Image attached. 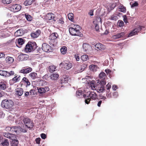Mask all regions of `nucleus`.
Segmentation results:
<instances>
[{
  "mask_svg": "<svg viewBox=\"0 0 146 146\" xmlns=\"http://www.w3.org/2000/svg\"><path fill=\"white\" fill-rule=\"evenodd\" d=\"M80 29V27L79 25H73L72 27L69 28V31L70 34L72 35L81 36L82 34L79 31Z\"/></svg>",
  "mask_w": 146,
  "mask_h": 146,
  "instance_id": "1",
  "label": "nucleus"
},
{
  "mask_svg": "<svg viewBox=\"0 0 146 146\" xmlns=\"http://www.w3.org/2000/svg\"><path fill=\"white\" fill-rule=\"evenodd\" d=\"M14 104V102L10 99L4 100L1 102V107L4 109L8 110L12 109Z\"/></svg>",
  "mask_w": 146,
  "mask_h": 146,
  "instance_id": "2",
  "label": "nucleus"
},
{
  "mask_svg": "<svg viewBox=\"0 0 146 146\" xmlns=\"http://www.w3.org/2000/svg\"><path fill=\"white\" fill-rule=\"evenodd\" d=\"M37 47L36 42H29L25 47V52H29L33 51Z\"/></svg>",
  "mask_w": 146,
  "mask_h": 146,
  "instance_id": "3",
  "label": "nucleus"
},
{
  "mask_svg": "<svg viewBox=\"0 0 146 146\" xmlns=\"http://www.w3.org/2000/svg\"><path fill=\"white\" fill-rule=\"evenodd\" d=\"M21 8V6L18 4H11L9 7V10L14 12H17L19 11Z\"/></svg>",
  "mask_w": 146,
  "mask_h": 146,
  "instance_id": "4",
  "label": "nucleus"
},
{
  "mask_svg": "<svg viewBox=\"0 0 146 146\" xmlns=\"http://www.w3.org/2000/svg\"><path fill=\"white\" fill-rule=\"evenodd\" d=\"M23 121L26 126L29 128H32L34 126L33 123L29 118H25L23 119Z\"/></svg>",
  "mask_w": 146,
  "mask_h": 146,
  "instance_id": "5",
  "label": "nucleus"
},
{
  "mask_svg": "<svg viewBox=\"0 0 146 146\" xmlns=\"http://www.w3.org/2000/svg\"><path fill=\"white\" fill-rule=\"evenodd\" d=\"M19 85L21 87L24 86L27 87L31 85V83L27 77H24L20 82Z\"/></svg>",
  "mask_w": 146,
  "mask_h": 146,
  "instance_id": "6",
  "label": "nucleus"
},
{
  "mask_svg": "<svg viewBox=\"0 0 146 146\" xmlns=\"http://www.w3.org/2000/svg\"><path fill=\"white\" fill-rule=\"evenodd\" d=\"M21 79L20 75L15 74V77L9 80L10 85H13L15 83L19 82Z\"/></svg>",
  "mask_w": 146,
  "mask_h": 146,
  "instance_id": "7",
  "label": "nucleus"
},
{
  "mask_svg": "<svg viewBox=\"0 0 146 146\" xmlns=\"http://www.w3.org/2000/svg\"><path fill=\"white\" fill-rule=\"evenodd\" d=\"M45 18L46 20H52L54 22L56 21L54 14L52 13H49L47 14L45 16Z\"/></svg>",
  "mask_w": 146,
  "mask_h": 146,
  "instance_id": "8",
  "label": "nucleus"
},
{
  "mask_svg": "<svg viewBox=\"0 0 146 146\" xmlns=\"http://www.w3.org/2000/svg\"><path fill=\"white\" fill-rule=\"evenodd\" d=\"M142 29L141 27L139 26L134 29L129 34L128 36H131L133 35L137 34Z\"/></svg>",
  "mask_w": 146,
  "mask_h": 146,
  "instance_id": "9",
  "label": "nucleus"
},
{
  "mask_svg": "<svg viewBox=\"0 0 146 146\" xmlns=\"http://www.w3.org/2000/svg\"><path fill=\"white\" fill-rule=\"evenodd\" d=\"M32 70V69L31 68L29 67H26L23 68L22 69L20 70L19 72L23 74H27Z\"/></svg>",
  "mask_w": 146,
  "mask_h": 146,
  "instance_id": "10",
  "label": "nucleus"
},
{
  "mask_svg": "<svg viewBox=\"0 0 146 146\" xmlns=\"http://www.w3.org/2000/svg\"><path fill=\"white\" fill-rule=\"evenodd\" d=\"M51 47L46 43H44L42 45V50L46 52H49L51 50Z\"/></svg>",
  "mask_w": 146,
  "mask_h": 146,
  "instance_id": "11",
  "label": "nucleus"
},
{
  "mask_svg": "<svg viewBox=\"0 0 146 146\" xmlns=\"http://www.w3.org/2000/svg\"><path fill=\"white\" fill-rule=\"evenodd\" d=\"M95 90L98 93H102L105 91L104 86L100 84H98L97 83L96 85V89Z\"/></svg>",
  "mask_w": 146,
  "mask_h": 146,
  "instance_id": "12",
  "label": "nucleus"
},
{
  "mask_svg": "<svg viewBox=\"0 0 146 146\" xmlns=\"http://www.w3.org/2000/svg\"><path fill=\"white\" fill-rule=\"evenodd\" d=\"M29 58V56L28 55L23 53L21 54L18 57V59L20 61L27 60Z\"/></svg>",
  "mask_w": 146,
  "mask_h": 146,
  "instance_id": "13",
  "label": "nucleus"
},
{
  "mask_svg": "<svg viewBox=\"0 0 146 146\" xmlns=\"http://www.w3.org/2000/svg\"><path fill=\"white\" fill-rule=\"evenodd\" d=\"M70 80V78L66 76H64L60 80L61 86H62L65 83H67Z\"/></svg>",
  "mask_w": 146,
  "mask_h": 146,
  "instance_id": "14",
  "label": "nucleus"
},
{
  "mask_svg": "<svg viewBox=\"0 0 146 146\" xmlns=\"http://www.w3.org/2000/svg\"><path fill=\"white\" fill-rule=\"evenodd\" d=\"M3 135L5 137L9 138L11 139H13L16 138L15 135L9 133H3Z\"/></svg>",
  "mask_w": 146,
  "mask_h": 146,
  "instance_id": "15",
  "label": "nucleus"
},
{
  "mask_svg": "<svg viewBox=\"0 0 146 146\" xmlns=\"http://www.w3.org/2000/svg\"><path fill=\"white\" fill-rule=\"evenodd\" d=\"M64 68L67 70H69L72 66V64L71 62L68 61H66L63 63Z\"/></svg>",
  "mask_w": 146,
  "mask_h": 146,
  "instance_id": "16",
  "label": "nucleus"
},
{
  "mask_svg": "<svg viewBox=\"0 0 146 146\" xmlns=\"http://www.w3.org/2000/svg\"><path fill=\"white\" fill-rule=\"evenodd\" d=\"M99 20L100 21L101 19L98 18V19H95L93 22V24L95 25V29L96 31L98 32L99 31V28L98 25V20Z\"/></svg>",
  "mask_w": 146,
  "mask_h": 146,
  "instance_id": "17",
  "label": "nucleus"
},
{
  "mask_svg": "<svg viewBox=\"0 0 146 146\" xmlns=\"http://www.w3.org/2000/svg\"><path fill=\"white\" fill-rule=\"evenodd\" d=\"M125 34L124 32H121L118 33L117 34L113 35L112 36V39L115 40L119 38H120L123 37L125 35Z\"/></svg>",
  "mask_w": 146,
  "mask_h": 146,
  "instance_id": "18",
  "label": "nucleus"
},
{
  "mask_svg": "<svg viewBox=\"0 0 146 146\" xmlns=\"http://www.w3.org/2000/svg\"><path fill=\"white\" fill-rule=\"evenodd\" d=\"M40 33V31L38 30L35 32H33L31 34V36L32 38H36L39 36Z\"/></svg>",
  "mask_w": 146,
  "mask_h": 146,
  "instance_id": "19",
  "label": "nucleus"
},
{
  "mask_svg": "<svg viewBox=\"0 0 146 146\" xmlns=\"http://www.w3.org/2000/svg\"><path fill=\"white\" fill-rule=\"evenodd\" d=\"M49 89L47 86L44 88H40L38 89V92L40 93H43L49 91Z\"/></svg>",
  "mask_w": 146,
  "mask_h": 146,
  "instance_id": "20",
  "label": "nucleus"
},
{
  "mask_svg": "<svg viewBox=\"0 0 146 146\" xmlns=\"http://www.w3.org/2000/svg\"><path fill=\"white\" fill-rule=\"evenodd\" d=\"M5 61L7 63L11 64L13 62L14 59L12 57L8 56L6 58Z\"/></svg>",
  "mask_w": 146,
  "mask_h": 146,
  "instance_id": "21",
  "label": "nucleus"
},
{
  "mask_svg": "<svg viewBox=\"0 0 146 146\" xmlns=\"http://www.w3.org/2000/svg\"><path fill=\"white\" fill-rule=\"evenodd\" d=\"M91 99L95 100L97 98L98 96L94 92H92L90 93L88 96Z\"/></svg>",
  "mask_w": 146,
  "mask_h": 146,
  "instance_id": "22",
  "label": "nucleus"
},
{
  "mask_svg": "<svg viewBox=\"0 0 146 146\" xmlns=\"http://www.w3.org/2000/svg\"><path fill=\"white\" fill-rule=\"evenodd\" d=\"M15 94L19 96H21L23 92V89L21 88H17L15 90Z\"/></svg>",
  "mask_w": 146,
  "mask_h": 146,
  "instance_id": "23",
  "label": "nucleus"
},
{
  "mask_svg": "<svg viewBox=\"0 0 146 146\" xmlns=\"http://www.w3.org/2000/svg\"><path fill=\"white\" fill-rule=\"evenodd\" d=\"M104 45L100 43H98L95 45V47L96 49L98 50H101L104 49Z\"/></svg>",
  "mask_w": 146,
  "mask_h": 146,
  "instance_id": "24",
  "label": "nucleus"
},
{
  "mask_svg": "<svg viewBox=\"0 0 146 146\" xmlns=\"http://www.w3.org/2000/svg\"><path fill=\"white\" fill-rule=\"evenodd\" d=\"M29 76L32 80H35L38 77L37 74L34 72L30 73L29 75Z\"/></svg>",
  "mask_w": 146,
  "mask_h": 146,
  "instance_id": "25",
  "label": "nucleus"
},
{
  "mask_svg": "<svg viewBox=\"0 0 146 146\" xmlns=\"http://www.w3.org/2000/svg\"><path fill=\"white\" fill-rule=\"evenodd\" d=\"M58 36V34L56 33H52L49 36V38L50 39H55Z\"/></svg>",
  "mask_w": 146,
  "mask_h": 146,
  "instance_id": "26",
  "label": "nucleus"
},
{
  "mask_svg": "<svg viewBox=\"0 0 146 146\" xmlns=\"http://www.w3.org/2000/svg\"><path fill=\"white\" fill-rule=\"evenodd\" d=\"M35 1V0H26L24 1L23 4L25 6L31 5Z\"/></svg>",
  "mask_w": 146,
  "mask_h": 146,
  "instance_id": "27",
  "label": "nucleus"
},
{
  "mask_svg": "<svg viewBox=\"0 0 146 146\" xmlns=\"http://www.w3.org/2000/svg\"><path fill=\"white\" fill-rule=\"evenodd\" d=\"M48 39L49 43L51 46H54L56 45L57 43L56 40L55 39H50L49 38Z\"/></svg>",
  "mask_w": 146,
  "mask_h": 146,
  "instance_id": "28",
  "label": "nucleus"
},
{
  "mask_svg": "<svg viewBox=\"0 0 146 146\" xmlns=\"http://www.w3.org/2000/svg\"><path fill=\"white\" fill-rule=\"evenodd\" d=\"M9 141L7 139H5L1 143V146H9Z\"/></svg>",
  "mask_w": 146,
  "mask_h": 146,
  "instance_id": "29",
  "label": "nucleus"
},
{
  "mask_svg": "<svg viewBox=\"0 0 146 146\" xmlns=\"http://www.w3.org/2000/svg\"><path fill=\"white\" fill-rule=\"evenodd\" d=\"M59 77L58 74L54 73L53 74L50 76V78L52 80H56Z\"/></svg>",
  "mask_w": 146,
  "mask_h": 146,
  "instance_id": "30",
  "label": "nucleus"
},
{
  "mask_svg": "<svg viewBox=\"0 0 146 146\" xmlns=\"http://www.w3.org/2000/svg\"><path fill=\"white\" fill-rule=\"evenodd\" d=\"M7 88L6 83L4 82H0V90H5Z\"/></svg>",
  "mask_w": 146,
  "mask_h": 146,
  "instance_id": "31",
  "label": "nucleus"
},
{
  "mask_svg": "<svg viewBox=\"0 0 146 146\" xmlns=\"http://www.w3.org/2000/svg\"><path fill=\"white\" fill-rule=\"evenodd\" d=\"M90 47V46L87 43H84L83 44V48L85 51L88 50Z\"/></svg>",
  "mask_w": 146,
  "mask_h": 146,
  "instance_id": "32",
  "label": "nucleus"
},
{
  "mask_svg": "<svg viewBox=\"0 0 146 146\" xmlns=\"http://www.w3.org/2000/svg\"><path fill=\"white\" fill-rule=\"evenodd\" d=\"M25 40H24L22 38H19L18 40V44L17 45L16 44L17 46L19 47H20V46H19L18 45H19L20 46L22 45L24 43Z\"/></svg>",
  "mask_w": 146,
  "mask_h": 146,
  "instance_id": "33",
  "label": "nucleus"
},
{
  "mask_svg": "<svg viewBox=\"0 0 146 146\" xmlns=\"http://www.w3.org/2000/svg\"><path fill=\"white\" fill-rule=\"evenodd\" d=\"M83 96V97L85 99V103L87 104H89L91 100V99L89 98V96H86V94H84Z\"/></svg>",
  "mask_w": 146,
  "mask_h": 146,
  "instance_id": "34",
  "label": "nucleus"
},
{
  "mask_svg": "<svg viewBox=\"0 0 146 146\" xmlns=\"http://www.w3.org/2000/svg\"><path fill=\"white\" fill-rule=\"evenodd\" d=\"M119 11L123 13H125L126 11V9L122 4H120L119 7Z\"/></svg>",
  "mask_w": 146,
  "mask_h": 146,
  "instance_id": "35",
  "label": "nucleus"
},
{
  "mask_svg": "<svg viewBox=\"0 0 146 146\" xmlns=\"http://www.w3.org/2000/svg\"><path fill=\"white\" fill-rule=\"evenodd\" d=\"M61 53L63 54H66L67 52V48L66 46H63L61 47L60 49Z\"/></svg>",
  "mask_w": 146,
  "mask_h": 146,
  "instance_id": "36",
  "label": "nucleus"
},
{
  "mask_svg": "<svg viewBox=\"0 0 146 146\" xmlns=\"http://www.w3.org/2000/svg\"><path fill=\"white\" fill-rule=\"evenodd\" d=\"M100 78L101 80L105 79L106 77V74L104 72H102L99 75Z\"/></svg>",
  "mask_w": 146,
  "mask_h": 146,
  "instance_id": "37",
  "label": "nucleus"
},
{
  "mask_svg": "<svg viewBox=\"0 0 146 146\" xmlns=\"http://www.w3.org/2000/svg\"><path fill=\"white\" fill-rule=\"evenodd\" d=\"M96 83L94 81H92L90 83V86L92 90H95L96 89Z\"/></svg>",
  "mask_w": 146,
  "mask_h": 146,
  "instance_id": "38",
  "label": "nucleus"
},
{
  "mask_svg": "<svg viewBox=\"0 0 146 146\" xmlns=\"http://www.w3.org/2000/svg\"><path fill=\"white\" fill-rule=\"evenodd\" d=\"M19 128L17 127H11V132L13 133H17L18 131Z\"/></svg>",
  "mask_w": 146,
  "mask_h": 146,
  "instance_id": "39",
  "label": "nucleus"
},
{
  "mask_svg": "<svg viewBox=\"0 0 146 146\" xmlns=\"http://www.w3.org/2000/svg\"><path fill=\"white\" fill-rule=\"evenodd\" d=\"M68 19L71 21H73L74 20V15L73 13H70L68 15Z\"/></svg>",
  "mask_w": 146,
  "mask_h": 146,
  "instance_id": "40",
  "label": "nucleus"
},
{
  "mask_svg": "<svg viewBox=\"0 0 146 146\" xmlns=\"http://www.w3.org/2000/svg\"><path fill=\"white\" fill-rule=\"evenodd\" d=\"M14 139L12 140V146H17L18 144L19 141L15 139Z\"/></svg>",
  "mask_w": 146,
  "mask_h": 146,
  "instance_id": "41",
  "label": "nucleus"
},
{
  "mask_svg": "<svg viewBox=\"0 0 146 146\" xmlns=\"http://www.w3.org/2000/svg\"><path fill=\"white\" fill-rule=\"evenodd\" d=\"M6 76H10L14 75L15 72L13 71H11L9 72L6 71Z\"/></svg>",
  "mask_w": 146,
  "mask_h": 146,
  "instance_id": "42",
  "label": "nucleus"
},
{
  "mask_svg": "<svg viewBox=\"0 0 146 146\" xmlns=\"http://www.w3.org/2000/svg\"><path fill=\"white\" fill-rule=\"evenodd\" d=\"M88 56L86 54H84L81 57V60L84 61H85L88 59Z\"/></svg>",
  "mask_w": 146,
  "mask_h": 146,
  "instance_id": "43",
  "label": "nucleus"
},
{
  "mask_svg": "<svg viewBox=\"0 0 146 146\" xmlns=\"http://www.w3.org/2000/svg\"><path fill=\"white\" fill-rule=\"evenodd\" d=\"M56 68V67L54 65H51L48 67L49 71L51 72L55 71Z\"/></svg>",
  "mask_w": 146,
  "mask_h": 146,
  "instance_id": "44",
  "label": "nucleus"
},
{
  "mask_svg": "<svg viewBox=\"0 0 146 146\" xmlns=\"http://www.w3.org/2000/svg\"><path fill=\"white\" fill-rule=\"evenodd\" d=\"M89 68L91 70L96 71L97 68V66L96 65L92 64L89 66Z\"/></svg>",
  "mask_w": 146,
  "mask_h": 146,
  "instance_id": "45",
  "label": "nucleus"
},
{
  "mask_svg": "<svg viewBox=\"0 0 146 146\" xmlns=\"http://www.w3.org/2000/svg\"><path fill=\"white\" fill-rule=\"evenodd\" d=\"M98 84H100L104 86L106 84V80L105 79L103 80H98Z\"/></svg>",
  "mask_w": 146,
  "mask_h": 146,
  "instance_id": "46",
  "label": "nucleus"
},
{
  "mask_svg": "<svg viewBox=\"0 0 146 146\" xmlns=\"http://www.w3.org/2000/svg\"><path fill=\"white\" fill-rule=\"evenodd\" d=\"M22 31L19 30L16 31L15 33V35L16 36H20L22 35L23 34Z\"/></svg>",
  "mask_w": 146,
  "mask_h": 146,
  "instance_id": "47",
  "label": "nucleus"
},
{
  "mask_svg": "<svg viewBox=\"0 0 146 146\" xmlns=\"http://www.w3.org/2000/svg\"><path fill=\"white\" fill-rule=\"evenodd\" d=\"M57 21L58 22V23L61 24H63L64 23V19L63 17H62L58 19V20H57Z\"/></svg>",
  "mask_w": 146,
  "mask_h": 146,
  "instance_id": "48",
  "label": "nucleus"
},
{
  "mask_svg": "<svg viewBox=\"0 0 146 146\" xmlns=\"http://www.w3.org/2000/svg\"><path fill=\"white\" fill-rule=\"evenodd\" d=\"M124 25L123 22L121 20H119L118 22V25L120 27H123Z\"/></svg>",
  "mask_w": 146,
  "mask_h": 146,
  "instance_id": "49",
  "label": "nucleus"
},
{
  "mask_svg": "<svg viewBox=\"0 0 146 146\" xmlns=\"http://www.w3.org/2000/svg\"><path fill=\"white\" fill-rule=\"evenodd\" d=\"M82 91L81 90H78L76 92V96H79L82 95Z\"/></svg>",
  "mask_w": 146,
  "mask_h": 146,
  "instance_id": "50",
  "label": "nucleus"
},
{
  "mask_svg": "<svg viewBox=\"0 0 146 146\" xmlns=\"http://www.w3.org/2000/svg\"><path fill=\"white\" fill-rule=\"evenodd\" d=\"M2 2L4 4H9L11 3L12 1L10 0H2Z\"/></svg>",
  "mask_w": 146,
  "mask_h": 146,
  "instance_id": "51",
  "label": "nucleus"
},
{
  "mask_svg": "<svg viewBox=\"0 0 146 146\" xmlns=\"http://www.w3.org/2000/svg\"><path fill=\"white\" fill-rule=\"evenodd\" d=\"M6 71L2 70H0V75L3 76H6Z\"/></svg>",
  "mask_w": 146,
  "mask_h": 146,
  "instance_id": "52",
  "label": "nucleus"
},
{
  "mask_svg": "<svg viewBox=\"0 0 146 146\" xmlns=\"http://www.w3.org/2000/svg\"><path fill=\"white\" fill-rule=\"evenodd\" d=\"M138 5V3L137 1H135L134 3H132L131 4V7H135L137 6Z\"/></svg>",
  "mask_w": 146,
  "mask_h": 146,
  "instance_id": "53",
  "label": "nucleus"
},
{
  "mask_svg": "<svg viewBox=\"0 0 146 146\" xmlns=\"http://www.w3.org/2000/svg\"><path fill=\"white\" fill-rule=\"evenodd\" d=\"M111 88V85L109 83H108L107 84V85L106 86V89L108 90L107 92H109L110 90V89Z\"/></svg>",
  "mask_w": 146,
  "mask_h": 146,
  "instance_id": "54",
  "label": "nucleus"
},
{
  "mask_svg": "<svg viewBox=\"0 0 146 146\" xmlns=\"http://www.w3.org/2000/svg\"><path fill=\"white\" fill-rule=\"evenodd\" d=\"M25 17L27 19L28 21H31L32 20V17L29 15H25Z\"/></svg>",
  "mask_w": 146,
  "mask_h": 146,
  "instance_id": "55",
  "label": "nucleus"
},
{
  "mask_svg": "<svg viewBox=\"0 0 146 146\" xmlns=\"http://www.w3.org/2000/svg\"><path fill=\"white\" fill-rule=\"evenodd\" d=\"M117 19V17L115 16H112L110 18V19L114 21H116Z\"/></svg>",
  "mask_w": 146,
  "mask_h": 146,
  "instance_id": "56",
  "label": "nucleus"
},
{
  "mask_svg": "<svg viewBox=\"0 0 146 146\" xmlns=\"http://www.w3.org/2000/svg\"><path fill=\"white\" fill-rule=\"evenodd\" d=\"M41 139L40 138H37L35 139V141L36 143L39 144H40V141Z\"/></svg>",
  "mask_w": 146,
  "mask_h": 146,
  "instance_id": "57",
  "label": "nucleus"
},
{
  "mask_svg": "<svg viewBox=\"0 0 146 146\" xmlns=\"http://www.w3.org/2000/svg\"><path fill=\"white\" fill-rule=\"evenodd\" d=\"M11 127H7L5 128V130L7 132L10 131L11 132Z\"/></svg>",
  "mask_w": 146,
  "mask_h": 146,
  "instance_id": "58",
  "label": "nucleus"
},
{
  "mask_svg": "<svg viewBox=\"0 0 146 146\" xmlns=\"http://www.w3.org/2000/svg\"><path fill=\"white\" fill-rule=\"evenodd\" d=\"M118 96V92H115L113 93V96L115 98H117Z\"/></svg>",
  "mask_w": 146,
  "mask_h": 146,
  "instance_id": "59",
  "label": "nucleus"
},
{
  "mask_svg": "<svg viewBox=\"0 0 146 146\" xmlns=\"http://www.w3.org/2000/svg\"><path fill=\"white\" fill-rule=\"evenodd\" d=\"M75 57L76 59V60L77 61H79L80 60V58L78 54H75Z\"/></svg>",
  "mask_w": 146,
  "mask_h": 146,
  "instance_id": "60",
  "label": "nucleus"
},
{
  "mask_svg": "<svg viewBox=\"0 0 146 146\" xmlns=\"http://www.w3.org/2000/svg\"><path fill=\"white\" fill-rule=\"evenodd\" d=\"M80 70L79 71L80 72H82L83 71L84 69H85V67L83 65H80Z\"/></svg>",
  "mask_w": 146,
  "mask_h": 146,
  "instance_id": "61",
  "label": "nucleus"
},
{
  "mask_svg": "<svg viewBox=\"0 0 146 146\" xmlns=\"http://www.w3.org/2000/svg\"><path fill=\"white\" fill-rule=\"evenodd\" d=\"M40 135L41 138L43 139H45L46 137V135L44 133H42Z\"/></svg>",
  "mask_w": 146,
  "mask_h": 146,
  "instance_id": "62",
  "label": "nucleus"
},
{
  "mask_svg": "<svg viewBox=\"0 0 146 146\" xmlns=\"http://www.w3.org/2000/svg\"><path fill=\"white\" fill-rule=\"evenodd\" d=\"M105 72L107 74H110L111 72V71L109 69H107L105 70Z\"/></svg>",
  "mask_w": 146,
  "mask_h": 146,
  "instance_id": "63",
  "label": "nucleus"
},
{
  "mask_svg": "<svg viewBox=\"0 0 146 146\" xmlns=\"http://www.w3.org/2000/svg\"><path fill=\"white\" fill-rule=\"evenodd\" d=\"M117 88V85H114L112 86V89L114 90H115Z\"/></svg>",
  "mask_w": 146,
  "mask_h": 146,
  "instance_id": "64",
  "label": "nucleus"
}]
</instances>
